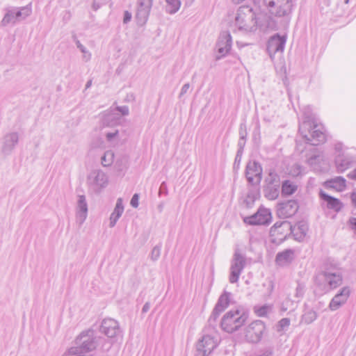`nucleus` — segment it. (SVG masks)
Returning a JSON list of instances; mask_svg holds the SVG:
<instances>
[{
    "label": "nucleus",
    "instance_id": "nucleus-62",
    "mask_svg": "<svg viewBox=\"0 0 356 356\" xmlns=\"http://www.w3.org/2000/svg\"><path fill=\"white\" fill-rule=\"evenodd\" d=\"M119 162H120L119 161H116V163H115V166H118V170H122V168H120V165H119Z\"/></svg>",
    "mask_w": 356,
    "mask_h": 356
},
{
    "label": "nucleus",
    "instance_id": "nucleus-10",
    "mask_svg": "<svg viewBox=\"0 0 356 356\" xmlns=\"http://www.w3.org/2000/svg\"><path fill=\"white\" fill-rule=\"evenodd\" d=\"M266 330L265 324L261 320H256L246 327V340L251 343L259 342Z\"/></svg>",
    "mask_w": 356,
    "mask_h": 356
},
{
    "label": "nucleus",
    "instance_id": "nucleus-23",
    "mask_svg": "<svg viewBox=\"0 0 356 356\" xmlns=\"http://www.w3.org/2000/svg\"><path fill=\"white\" fill-rule=\"evenodd\" d=\"M291 234L293 235L294 238L298 241H302L307 235L308 231V225L306 222L300 221L294 226L289 228Z\"/></svg>",
    "mask_w": 356,
    "mask_h": 356
},
{
    "label": "nucleus",
    "instance_id": "nucleus-39",
    "mask_svg": "<svg viewBox=\"0 0 356 356\" xmlns=\"http://www.w3.org/2000/svg\"><path fill=\"white\" fill-rule=\"evenodd\" d=\"M291 321L288 318H282L277 323V331L281 332L290 325Z\"/></svg>",
    "mask_w": 356,
    "mask_h": 356
},
{
    "label": "nucleus",
    "instance_id": "nucleus-13",
    "mask_svg": "<svg viewBox=\"0 0 356 356\" xmlns=\"http://www.w3.org/2000/svg\"><path fill=\"white\" fill-rule=\"evenodd\" d=\"M321 281L325 282L330 289H334L342 284V275L339 272L324 271L316 277V283L320 285Z\"/></svg>",
    "mask_w": 356,
    "mask_h": 356
},
{
    "label": "nucleus",
    "instance_id": "nucleus-29",
    "mask_svg": "<svg viewBox=\"0 0 356 356\" xmlns=\"http://www.w3.org/2000/svg\"><path fill=\"white\" fill-rule=\"evenodd\" d=\"M273 311V305H264L262 306H254V313L260 317L266 316L268 314L272 312Z\"/></svg>",
    "mask_w": 356,
    "mask_h": 356
},
{
    "label": "nucleus",
    "instance_id": "nucleus-46",
    "mask_svg": "<svg viewBox=\"0 0 356 356\" xmlns=\"http://www.w3.org/2000/svg\"><path fill=\"white\" fill-rule=\"evenodd\" d=\"M168 193V191L167 184L165 181H163L159 187V195L160 196L162 194L167 195Z\"/></svg>",
    "mask_w": 356,
    "mask_h": 356
},
{
    "label": "nucleus",
    "instance_id": "nucleus-58",
    "mask_svg": "<svg viewBox=\"0 0 356 356\" xmlns=\"http://www.w3.org/2000/svg\"><path fill=\"white\" fill-rule=\"evenodd\" d=\"M335 149L337 151V152H341L342 150V147H341V144H338L335 146Z\"/></svg>",
    "mask_w": 356,
    "mask_h": 356
},
{
    "label": "nucleus",
    "instance_id": "nucleus-19",
    "mask_svg": "<svg viewBox=\"0 0 356 356\" xmlns=\"http://www.w3.org/2000/svg\"><path fill=\"white\" fill-rule=\"evenodd\" d=\"M19 142V135L17 132H10L3 137L1 152L6 155H10Z\"/></svg>",
    "mask_w": 356,
    "mask_h": 356
},
{
    "label": "nucleus",
    "instance_id": "nucleus-57",
    "mask_svg": "<svg viewBox=\"0 0 356 356\" xmlns=\"http://www.w3.org/2000/svg\"><path fill=\"white\" fill-rule=\"evenodd\" d=\"M186 6H191L195 0H184Z\"/></svg>",
    "mask_w": 356,
    "mask_h": 356
},
{
    "label": "nucleus",
    "instance_id": "nucleus-53",
    "mask_svg": "<svg viewBox=\"0 0 356 356\" xmlns=\"http://www.w3.org/2000/svg\"><path fill=\"white\" fill-rule=\"evenodd\" d=\"M348 223L351 229L356 232V218H350L348 220Z\"/></svg>",
    "mask_w": 356,
    "mask_h": 356
},
{
    "label": "nucleus",
    "instance_id": "nucleus-54",
    "mask_svg": "<svg viewBox=\"0 0 356 356\" xmlns=\"http://www.w3.org/2000/svg\"><path fill=\"white\" fill-rule=\"evenodd\" d=\"M102 3L97 0H93L92 8L94 10H97L101 6Z\"/></svg>",
    "mask_w": 356,
    "mask_h": 356
},
{
    "label": "nucleus",
    "instance_id": "nucleus-44",
    "mask_svg": "<svg viewBox=\"0 0 356 356\" xmlns=\"http://www.w3.org/2000/svg\"><path fill=\"white\" fill-rule=\"evenodd\" d=\"M113 116L111 112L108 111L106 113H105L103 118L104 125L110 126L109 120H113Z\"/></svg>",
    "mask_w": 356,
    "mask_h": 356
},
{
    "label": "nucleus",
    "instance_id": "nucleus-12",
    "mask_svg": "<svg viewBox=\"0 0 356 356\" xmlns=\"http://www.w3.org/2000/svg\"><path fill=\"white\" fill-rule=\"evenodd\" d=\"M99 331L108 338H116L122 335V330L117 321L113 318H105L102 321Z\"/></svg>",
    "mask_w": 356,
    "mask_h": 356
},
{
    "label": "nucleus",
    "instance_id": "nucleus-35",
    "mask_svg": "<svg viewBox=\"0 0 356 356\" xmlns=\"http://www.w3.org/2000/svg\"><path fill=\"white\" fill-rule=\"evenodd\" d=\"M17 22L11 10L8 11L1 22L2 26H5L9 24H15Z\"/></svg>",
    "mask_w": 356,
    "mask_h": 356
},
{
    "label": "nucleus",
    "instance_id": "nucleus-2",
    "mask_svg": "<svg viewBox=\"0 0 356 356\" xmlns=\"http://www.w3.org/2000/svg\"><path fill=\"white\" fill-rule=\"evenodd\" d=\"M98 343V338L95 336V331L89 329L83 331L76 339V347H72L69 350L70 355H78L80 352H89L96 348Z\"/></svg>",
    "mask_w": 356,
    "mask_h": 356
},
{
    "label": "nucleus",
    "instance_id": "nucleus-50",
    "mask_svg": "<svg viewBox=\"0 0 356 356\" xmlns=\"http://www.w3.org/2000/svg\"><path fill=\"white\" fill-rule=\"evenodd\" d=\"M189 88H190V84L188 83H185L181 89V92L179 93V97L181 98L184 95H185L188 92Z\"/></svg>",
    "mask_w": 356,
    "mask_h": 356
},
{
    "label": "nucleus",
    "instance_id": "nucleus-28",
    "mask_svg": "<svg viewBox=\"0 0 356 356\" xmlns=\"http://www.w3.org/2000/svg\"><path fill=\"white\" fill-rule=\"evenodd\" d=\"M297 188V185L293 181L290 180H285L282 184V195H291L296 191Z\"/></svg>",
    "mask_w": 356,
    "mask_h": 356
},
{
    "label": "nucleus",
    "instance_id": "nucleus-4",
    "mask_svg": "<svg viewBox=\"0 0 356 356\" xmlns=\"http://www.w3.org/2000/svg\"><path fill=\"white\" fill-rule=\"evenodd\" d=\"M245 323V312L239 310L229 311L222 317L220 323L221 327L228 333L238 330Z\"/></svg>",
    "mask_w": 356,
    "mask_h": 356
},
{
    "label": "nucleus",
    "instance_id": "nucleus-32",
    "mask_svg": "<svg viewBox=\"0 0 356 356\" xmlns=\"http://www.w3.org/2000/svg\"><path fill=\"white\" fill-rule=\"evenodd\" d=\"M168 5L166 6V11L170 14L177 13L181 6L180 0H165Z\"/></svg>",
    "mask_w": 356,
    "mask_h": 356
},
{
    "label": "nucleus",
    "instance_id": "nucleus-15",
    "mask_svg": "<svg viewBox=\"0 0 356 356\" xmlns=\"http://www.w3.org/2000/svg\"><path fill=\"white\" fill-rule=\"evenodd\" d=\"M271 212L269 209L261 207L249 217H246V223L254 225H268L271 221Z\"/></svg>",
    "mask_w": 356,
    "mask_h": 356
},
{
    "label": "nucleus",
    "instance_id": "nucleus-51",
    "mask_svg": "<svg viewBox=\"0 0 356 356\" xmlns=\"http://www.w3.org/2000/svg\"><path fill=\"white\" fill-rule=\"evenodd\" d=\"M289 304H292V301H291V300L289 299L286 300L284 302H282L280 307V310L283 312L287 311Z\"/></svg>",
    "mask_w": 356,
    "mask_h": 356
},
{
    "label": "nucleus",
    "instance_id": "nucleus-5",
    "mask_svg": "<svg viewBox=\"0 0 356 356\" xmlns=\"http://www.w3.org/2000/svg\"><path fill=\"white\" fill-rule=\"evenodd\" d=\"M269 13L276 17H284L290 14L291 0H263Z\"/></svg>",
    "mask_w": 356,
    "mask_h": 356
},
{
    "label": "nucleus",
    "instance_id": "nucleus-36",
    "mask_svg": "<svg viewBox=\"0 0 356 356\" xmlns=\"http://www.w3.org/2000/svg\"><path fill=\"white\" fill-rule=\"evenodd\" d=\"M161 247H162L161 244L159 243V244L155 245L152 248L150 255H149V257L152 261H157L159 259V258L160 257L161 252Z\"/></svg>",
    "mask_w": 356,
    "mask_h": 356
},
{
    "label": "nucleus",
    "instance_id": "nucleus-61",
    "mask_svg": "<svg viewBox=\"0 0 356 356\" xmlns=\"http://www.w3.org/2000/svg\"><path fill=\"white\" fill-rule=\"evenodd\" d=\"M316 159V156H313L309 158V162L312 163L313 160H315Z\"/></svg>",
    "mask_w": 356,
    "mask_h": 356
},
{
    "label": "nucleus",
    "instance_id": "nucleus-45",
    "mask_svg": "<svg viewBox=\"0 0 356 356\" xmlns=\"http://www.w3.org/2000/svg\"><path fill=\"white\" fill-rule=\"evenodd\" d=\"M115 110L119 111L122 115L126 116L129 114V109L127 106H116Z\"/></svg>",
    "mask_w": 356,
    "mask_h": 356
},
{
    "label": "nucleus",
    "instance_id": "nucleus-8",
    "mask_svg": "<svg viewBox=\"0 0 356 356\" xmlns=\"http://www.w3.org/2000/svg\"><path fill=\"white\" fill-rule=\"evenodd\" d=\"M230 293L224 291L219 297L215 307L208 320L209 326L215 329V323L220 314L224 312L229 305Z\"/></svg>",
    "mask_w": 356,
    "mask_h": 356
},
{
    "label": "nucleus",
    "instance_id": "nucleus-33",
    "mask_svg": "<svg viewBox=\"0 0 356 356\" xmlns=\"http://www.w3.org/2000/svg\"><path fill=\"white\" fill-rule=\"evenodd\" d=\"M317 318V314L313 309H309L302 316V321L306 324H310Z\"/></svg>",
    "mask_w": 356,
    "mask_h": 356
},
{
    "label": "nucleus",
    "instance_id": "nucleus-20",
    "mask_svg": "<svg viewBox=\"0 0 356 356\" xmlns=\"http://www.w3.org/2000/svg\"><path fill=\"white\" fill-rule=\"evenodd\" d=\"M153 0H138V6L136 12V18L138 23L145 24L148 18L152 6Z\"/></svg>",
    "mask_w": 356,
    "mask_h": 356
},
{
    "label": "nucleus",
    "instance_id": "nucleus-11",
    "mask_svg": "<svg viewBox=\"0 0 356 356\" xmlns=\"http://www.w3.org/2000/svg\"><path fill=\"white\" fill-rule=\"evenodd\" d=\"M218 342L209 334L204 335L196 344V355L198 356H207L217 347Z\"/></svg>",
    "mask_w": 356,
    "mask_h": 356
},
{
    "label": "nucleus",
    "instance_id": "nucleus-37",
    "mask_svg": "<svg viewBox=\"0 0 356 356\" xmlns=\"http://www.w3.org/2000/svg\"><path fill=\"white\" fill-rule=\"evenodd\" d=\"M248 13L250 15V17L252 18V19H251L252 25L250 26L248 31L250 32H254V31L257 30V26H258V17L254 14V13H253V10L252 8H250L248 10Z\"/></svg>",
    "mask_w": 356,
    "mask_h": 356
},
{
    "label": "nucleus",
    "instance_id": "nucleus-17",
    "mask_svg": "<svg viewBox=\"0 0 356 356\" xmlns=\"http://www.w3.org/2000/svg\"><path fill=\"white\" fill-rule=\"evenodd\" d=\"M350 295V289L348 286L341 288L339 292L332 298L329 304V309L331 311H336L346 303Z\"/></svg>",
    "mask_w": 356,
    "mask_h": 356
},
{
    "label": "nucleus",
    "instance_id": "nucleus-1",
    "mask_svg": "<svg viewBox=\"0 0 356 356\" xmlns=\"http://www.w3.org/2000/svg\"><path fill=\"white\" fill-rule=\"evenodd\" d=\"M299 133L306 141L312 145H318L325 141V135L319 126L308 118L299 126Z\"/></svg>",
    "mask_w": 356,
    "mask_h": 356
},
{
    "label": "nucleus",
    "instance_id": "nucleus-42",
    "mask_svg": "<svg viewBox=\"0 0 356 356\" xmlns=\"http://www.w3.org/2000/svg\"><path fill=\"white\" fill-rule=\"evenodd\" d=\"M304 293H305V286L302 284L298 283V286L296 289L295 296L298 298H302L304 296Z\"/></svg>",
    "mask_w": 356,
    "mask_h": 356
},
{
    "label": "nucleus",
    "instance_id": "nucleus-48",
    "mask_svg": "<svg viewBox=\"0 0 356 356\" xmlns=\"http://www.w3.org/2000/svg\"><path fill=\"white\" fill-rule=\"evenodd\" d=\"M118 131L115 130L114 132H108L106 134V138L107 141L111 142L114 139L115 137L118 136Z\"/></svg>",
    "mask_w": 356,
    "mask_h": 356
},
{
    "label": "nucleus",
    "instance_id": "nucleus-49",
    "mask_svg": "<svg viewBox=\"0 0 356 356\" xmlns=\"http://www.w3.org/2000/svg\"><path fill=\"white\" fill-rule=\"evenodd\" d=\"M131 18H132L131 13L128 10H125L124 12V15H123V23L128 24L131 21Z\"/></svg>",
    "mask_w": 356,
    "mask_h": 356
},
{
    "label": "nucleus",
    "instance_id": "nucleus-31",
    "mask_svg": "<svg viewBox=\"0 0 356 356\" xmlns=\"http://www.w3.org/2000/svg\"><path fill=\"white\" fill-rule=\"evenodd\" d=\"M115 154L111 150H108L104 152V155L101 158L102 165L104 167L111 166L114 161Z\"/></svg>",
    "mask_w": 356,
    "mask_h": 356
},
{
    "label": "nucleus",
    "instance_id": "nucleus-22",
    "mask_svg": "<svg viewBox=\"0 0 356 356\" xmlns=\"http://www.w3.org/2000/svg\"><path fill=\"white\" fill-rule=\"evenodd\" d=\"M295 258V251L292 249H286L278 252L275 257V263L280 266L289 265Z\"/></svg>",
    "mask_w": 356,
    "mask_h": 356
},
{
    "label": "nucleus",
    "instance_id": "nucleus-14",
    "mask_svg": "<svg viewBox=\"0 0 356 356\" xmlns=\"http://www.w3.org/2000/svg\"><path fill=\"white\" fill-rule=\"evenodd\" d=\"M286 39L279 34H275L270 37L267 44V52L271 60L274 59L276 54H282L284 51Z\"/></svg>",
    "mask_w": 356,
    "mask_h": 356
},
{
    "label": "nucleus",
    "instance_id": "nucleus-21",
    "mask_svg": "<svg viewBox=\"0 0 356 356\" xmlns=\"http://www.w3.org/2000/svg\"><path fill=\"white\" fill-rule=\"evenodd\" d=\"M319 196L321 200L326 202L327 207L329 209L333 210L334 211L338 213L343 207V204L339 199L329 195L322 190H321L319 192Z\"/></svg>",
    "mask_w": 356,
    "mask_h": 356
},
{
    "label": "nucleus",
    "instance_id": "nucleus-18",
    "mask_svg": "<svg viewBox=\"0 0 356 356\" xmlns=\"http://www.w3.org/2000/svg\"><path fill=\"white\" fill-rule=\"evenodd\" d=\"M88 211V203L86 196L84 195H79L76 206V220L79 225H81L87 218Z\"/></svg>",
    "mask_w": 356,
    "mask_h": 356
},
{
    "label": "nucleus",
    "instance_id": "nucleus-34",
    "mask_svg": "<svg viewBox=\"0 0 356 356\" xmlns=\"http://www.w3.org/2000/svg\"><path fill=\"white\" fill-rule=\"evenodd\" d=\"M266 185L280 186V176L275 172H270L265 180Z\"/></svg>",
    "mask_w": 356,
    "mask_h": 356
},
{
    "label": "nucleus",
    "instance_id": "nucleus-27",
    "mask_svg": "<svg viewBox=\"0 0 356 356\" xmlns=\"http://www.w3.org/2000/svg\"><path fill=\"white\" fill-rule=\"evenodd\" d=\"M280 187L278 185H266L264 189L265 197L270 200H275L280 193Z\"/></svg>",
    "mask_w": 356,
    "mask_h": 356
},
{
    "label": "nucleus",
    "instance_id": "nucleus-25",
    "mask_svg": "<svg viewBox=\"0 0 356 356\" xmlns=\"http://www.w3.org/2000/svg\"><path fill=\"white\" fill-rule=\"evenodd\" d=\"M351 163V159L343 155H338L335 159V164L338 172H343L348 169Z\"/></svg>",
    "mask_w": 356,
    "mask_h": 356
},
{
    "label": "nucleus",
    "instance_id": "nucleus-3",
    "mask_svg": "<svg viewBox=\"0 0 356 356\" xmlns=\"http://www.w3.org/2000/svg\"><path fill=\"white\" fill-rule=\"evenodd\" d=\"M262 172L261 164L255 161H250L246 165V181L252 187L250 193L248 195V197L254 200L259 196Z\"/></svg>",
    "mask_w": 356,
    "mask_h": 356
},
{
    "label": "nucleus",
    "instance_id": "nucleus-30",
    "mask_svg": "<svg viewBox=\"0 0 356 356\" xmlns=\"http://www.w3.org/2000/svg\"><path fill=\"white\" fill-rule=\"evenodd\" d=\"M14 15L15 19L17 21H20L22 19H25L26 17L30 15L31 13V10L28 7H22L21 9L17 10H11Z\"/></svg>",
    "mask_w": 356,
    "mask_h": 356
},
{
    "label": "nucleus",
    "instance_id": "nucleus-40",
    "mask_svg": "<svg viewBox=\"0 0 356 356\" xmlns=\"http://www.w3.org/2000/svg\"><path fill=\"white\" fill-rule=\"evenodd\" d=\"M76 44L77 48H79L80 49V51L83 54V60L86 62H88L91 58L90 53L86 50V48L83 44H81V43L79 40H77L76 42Z\"/></svg>",
    "mask_w": 356,
    "mask_h": 356
},
{
    "label": "nucleus",
    "instance_id": "nucleus-7",
    "mask_svg": "<svg viewBox=\"0 0 356 356\" xmlns=\"http://www.w3.org/2000/svg\"><path fill=\"white\" fill-rule=\"evenodd\" d=\"M108 183L107 175L102 170H92L87 177V184L95 191H99L100 189L106 188Z\"/></svg>",
    "mask_w": 356,
    "mask_h": 356
},
{
    "label": "nucleus",
    "instance_id": "nucleus-60",
    "mask_svg": "<svg viewBox=\"0 0 356 356\" xmlns=\"http://www.w3.org/2000/svg\"><path fill=\"white\" fill-rule=\"evenodd\" d=\"M92 85V80L88 81V82L86 84V89L89 88Z\"/></svg>",
    "mask_w": 356,
    "mask_h": 356
},
{
    "label": "nucleus",
    "instance_id": "nucleus-26",
    "mask_svg": "<svg viewBox=\"0 0 356 356\" xmlns=\"http://www.w3.org/2000/svg\"><path fill=\"white\" fill-rule=\"evenodd\" d=\"M240 140L238 142V149L237 151L234 163L233 165V170L236 172L239 169L240 163L242 159L243 153V147L245 145V136L240 132Z\"/></svg>",
    "mask_w": 356,
    "mask_h": 356
},
{
    "label": "nucleus",
    "instance_id": "nucleus-59",
    "mask_svg": "<svg viewBox=\"0 0 356 356\" xmlns=\"http://www.w3.org/2000/svg\"><path fill=\"white\" fill-rule=\"evenodd\" d=\"M129 99L134 100V95H133V94H131V95H127L126 100H127V101H129Z\"/></svg>",
    "mask_w": 356,
    "mask_h": 356
},
{
    "label": "nucleus",
    "instance_id": "nucleus-43",
    "mask_svg": "<svg viewBox=\"0 0 356 356\" xmlns=\"http://www.w3.org/2000/svg\"><path fill=\"white\" fill-rule=\"evenodd\" d=\"M282 227H284L289 229V227H291V224H290V222H289L287 221L277 222L272 227L271 230L272 231L273 229L275 230L276 229L280 228Z\"/></svg>",
    "mask_w": 356,
    "mask_h": 356
},
{
    "label": "nucleus",
    "instance_id": "nucleus-24",
    "mask_svg": "<svg viewBox=\"0 0 356 356\" xmlns=\"http://www.w3.org/2000/svg\"><path fill=\"white\" fill-rule=\"evenodd\" d=\"M124 211L122 198H118L115 209L110 216V227H113Z\"/></svg>",
    "mask_w": 356,
    "mask_h": 356
},
{
    "label": "nucleus",
    "instance_id": "nucleus-64",
    "mask_svg": "<svg viewBox=\"0 0 356 356\" xmlns=\"http://www.w3.org/2000/svg\"><path fill=\"white\" fill-rule=\"evenodd\" d=\"M239 203L240 204H244L245 203V199L243 197H241L239 199Z\"/></svg>",
    "mask_w": 356,
    "mask_h": 356
},
{
    "label": "nucleus",
    "instance_id": "nucleus-38",
    "mask_svg": "<svg viewBox=\"0 0 356 356\" xmlns=\"http://www.w3.org/2000/svg\"><path fill=\"white\" fill-rule=\"evenodd\" d=\"M330 184H332L330 186L333 188H343L346 186V179L342 177H338L332 179Z\"/></svg>",
    "mask_w": 356,
    "mask_h": 356
},
{
    "label": "nucleus",
    "instance_id": "nucleus-6",
    "mask_svg": "<svg viewBox=\"0 0 356 356\" xmlns=\"http://www.w3.org/2000/svg\"><path fill=\"white\" fill-rule=\"evenodd\" d=\"M245 266V258L238 247L236 248L233 259L231 261L229 282L236 283Z\"/></svg>",
    "mask_w": 356,
    "mask_h": 356
},
{
    "label": "nucleus",
    "instance_id": "nucleus-52",
    "mask_svg": "<svg viewBox=\"0 0 356 356\" xmlns=\"http://www.w3.org/2000/svg\"><path fill=\"white\" fill-rule=\"evenodd\" d=\"M272 350L270 349H265L261 350L259 353L255 356H272Z\"/></svg>",
    "mask_w": 356,
    "mask_h": 356
},
{
    "label": "nucleus",
    "instance_id": "nucleus-56",
    "mask_svg": "<svg viewBox=\"0 0 356 356\" xmlns=\"http://www.w3.org/2000/svg\"><path fill=\"white\" fill-rule=\"evenodd\" d=\"M149 308H150V303L147 302L143 305V309H142V312L143 313L147 312L149 311Z\"/></svg>",
    "mask_w": 356,
    "mask_h": 356
},
{
    "label": "nucleus",
    "instance_id": "nucleus-63",
    "mask_svg": "<svg viewBox=\"0 0 356 356\" xmlns=\"http://www.w3.org/2000/svg\"><path fill=\"white\" fill-rule=\"evenodd\" d=\"M233 2L236 4H238L240 3H241L243 0H232Z\"/></svg>",
    "mask_w": 356,
    "mask_h": 356
},
{
    "label": "nucleus",
    "instance_id": "nucleus-55",
    "mask_svg": "<svg viewBox=\"0 0 356 356\" xmlns=\"http://www.w3.org/2000/svg\"><path fill=\"white\" fill-rule=\"evenodd\" d=\"M350 199L353 205L356 208V193L353 192L351 193Z\"/></svg>",
    "mask_w": 356,
    "mask_h": 356
},
{
    "label": "nucleus",
    "instance_id": "nucleus-16",
    "mask_svg": "<svg viewBox=\"0 0 356 356\" xmlns=\"http://www.w3.org/2000/svg\"><path fill=\"white\" fill-rule=\"evenodd\" d=\"M299 208L298 203L295 200H289L278 204L277 213L281 218H287L296 213Z\"/></svg>",
    "mask_w": 356,
    "mask_h": 356
},
{
    "label": "nucleus",
    "instance_id": "nucleus-41",
    "mask_svg": "<svg viewBox=\"0 0 356 356\" xmlns=\"http://www.w3.org/2000/svg\"><path fill=\"white\" fill-rule=\"evenodd\" d=\"M244 8L245 7L243 6H240L238 8V9L237 10V13H236V17H235L236 22V24H238L240 29H242V26H241V22H242L243 21V15L244 14L243 13Z\"/></svg>",
    "mask_w": 356,
    "mask_h": 356
},
{
    "label": "nucleus",
    "instance_id": "nucleus-9",
    "mask_svg": "<svg viewBox=\"0 0 356 356\" xmlns=\"http://www.w3.org/2000/svg\"><path fill=\"white\" fill-rule=\"evenodd\" d=\"M232 36L229 31H222L216 44V60H220L225 56L230 51L232 47Z\"/></svg>",
    "mask_w": 356,
    "mask_h": 356
},
{
    "label": "nucleus",
    "instance_id": "nucleus-47",
    "mask_svg": "<svg viewBox=\"0 0 356 356\" xmlns=\"http://www.w3.org/2000/svg\"><path fill=\"white\" fill-rule=\"evenodd\" d=\"M138 200H139V195L138 193H135L130 202V204L134 208H137L138 207Z\"/></svg>",
    "mask_w": 356,
    "mask_h": 356
}]
</instances>
